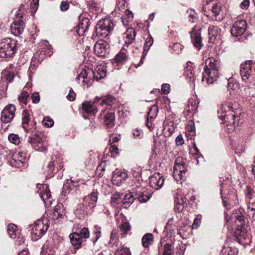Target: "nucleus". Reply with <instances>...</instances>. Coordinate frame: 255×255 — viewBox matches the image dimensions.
Returning a JSON list of instances; mask_svg holds the SVG:
<instances>
[{"mask_svg":"<svg viewBox=\"0 0 255 255\" xmlns=\"http://www.w3.org/2000/svg\"><path fill=\"white\" fill-rule=\"evenodd\" d=\"M184 75L187 77L188 79H189V82H194L195 80L194 73H193L192 71L190 69H189L188 67H187L186 69L185 70Z\"/></svg>","mask_w":255,"mask_h":255,"instance_id":"48","label":"nucleus"},{"mask_svg":"<svg viewBox=\"0 0 255 255\" xmlns=\"http://www.w3.org/2000/svg\"><path fill=\"white\" fill-rule=\"evenodd\" d=\"M205 64L202 81L208 84H213L219 76V62L214 57H209L206 60Z\"/></svg>","mask_w":255,"mask_h":255,"instance_id":"1","label":"nucleus"},{"mask_svg":"<svg viewBox=\"0 0 255 255\" xmlns=\"http://www.w3.org/2000/svg\"><path fill=\"white\" fill-rule=\"evenodd\" d=\"M43 57V55L41 53L37 52L34 54L29 67V69L31 70L35 69V67L37 66V64L41 62Z\"/></svg>","mask_w":255,"mask_h":255,"instance_id":"32","label":"nucleus"},{"mask_svg":"<svg viewBox=\"0 0 255 255\" xmlns=\"http://www.w3.org/2000/svg\"><path fill=\"white\" fill-rule=\"evenodd\" d=\"M119 228L121 232V235L125 237L127 233L131 230V227L129 223L128 222H123L119 226Z\"/></svg>","mask_w":255,"mask_h":255,"instance_id":"39","label":"nucleus"},{"mask_svg":"<svg viewBox=\"0 0 255 255\" xmlns=\"http://www.w3.org/2000/svg\"><path fill=\"white\" fill-rule=\"evenodd\" d=\"M220 29L217 26L211 25L208 28L209 40L210 42H214L216 40L220 39Z\"/></svg>","mask_w":255,"mask_h":255,"instance_id":"18","label":"nucleus"},{"mask_svg":"<svg viewBox=\"0 0 255 255\" xmlns=\"http://www.w3.org/2000/svg\"><path fill=\"white\" fill-rule=\"evenodd\" d=\"M247 213L250 217L252 218L254 220H255V202L249 204Z\"/></svg>","mask_w":255,"mask_h":255,"instance_id":"45","label":"nucleus"},{"mask_svg":"<svg viewBox=\"0 0 255 255\" xmlns=\"http://www.w3.org/2000/svg\"><path fill=\"white\" fill-rule=\"evenodd\" d=\"M226 219L228 223L235 222L238 227L242 228L245 226L246 221L245 217L239 211H236L230 217L229 219H228L227 218H226Z\"/></svg>","mask_w":255,"mask_h":255,"instance_id":"15","label":"nucleus"},{"mask_svg":"<svg viewBox=\"0 0 255 255\" xmlns=\"http://www.w3.org/2000/svg\"><path fill=\"white\" fill-rule=\"evenodd\" d=\"M135 36V30L132 28H128L124 33V38L125 39V42L128 45L130 44L134 39Z\"/></svg>","mask_w":255,"mask_h":255,"instance_id":"29","label":"nucleus"},{"mask_svg":"<svg viewBox=\"0 0 255 255\" xmlns=\"http://www.w3.org/2000/svg\"><path fill=\"white\" fill-rule=\"evenodd\" d=\"M164 180L159 173H154L149 177L148 183L152 189L156 190L160 189L164 184Z\"/></svg>","mask_w":255,"mask_h":255,"instance_id":"12","label":"nucleus"},{"mask_svg":"<svg viewBox=\"0 0 255 255\" xmlns=\"http://www.w3.org/2000/svg\"><path fill=\"white\" fill-rule=\"evenodd\" d=\"M234 109L231 104L225 103L218 110V116L225 122L232 123L235 125L236 119L238 117L236 116Z\"/></svg>","mask_w":255,"mask_h":255,"instance_id":"2","label":"nucleus"},{"mask_svg":"<svg viewBox=\"0 0 255 255\" xmlns=\"http://www.w3.org/2000/svg\"><path fill=\"white\" fill-rule=\"evenodd\" d=\"M209 7H210V10L214 14L215 16L221 15L222 16L221 19L223 18L224 15L221 4L217 2L213 3L211 4Z\"/></svg>","mask_w":255,"mask_h":255,"instance_id":"31","label":"nucleus"},{"mask_svg":"<svg viewBox=\"0 0 255 255\" xmlns=\"http://www.w3.org/2000/svg\"><path fill=\"white\" fill-rule=\"evenodd\" d=\"M128 56L124 50H121L115 57L114 60L116 63H124L126 61Z\"/></svg>","mask_w":255,"mask_h":255,"instance_id":"40","label":"nucleus"},{"mask_svg":"<svg viewBox=\"0 0 255 255\" xmlns=\"http://www.w3.org/2000/svg\"><path fill=\"white\" fill-rule=\"evenodd\" d=\"M16 41L10 38H6L0 43V57L1 58L10 57L15 52Z\"/></svg>","mask_w":255,"mask_h":255,"instance_id":"3","label":"nucleus"},{"mask_svg":"<svg viewBox=\"0 0 255 255\" xmlns=\"http://www.w3.org/2000/svg\"><path fill=\"white\" fill-rule=\"evenodd\" d=\"M128 178V174L126 172H117L114 174L112 181L114 185L120 186L122 182Z\"/></svg>","mask_w":255,"mask_h":255,"instance_id":"24","label":"nucleus"},{"mask_svg":"<svg viewBox=\"0 0 255 255\" xmlns=\"http://www.w3.org/2000/svg\"><path fill=\"white\" fill-rule=\"evenodd\" d=\"M89 211H90V210H89L87 205L83 202L82 204L77 206L75 211V214L79 218L82 219L85 217V215Z\"/></svg>","mask_w":255,"mask_h":255,"instance_id":"27","label":"nucleus"},{"mask_svg":"<svg viewBox=\"0 0 255 255\" xmlns=\"http://www.w3.org/2000/svg\"><path fill=\"white\" fill-rule=\"evenodd\" d=\"M247 28V23L244 20L236 21L231 29V33L235 37L241 36L244 33Z\"/></svg>","mask_w":255,"mask_h":255,"instance_id":"11","label":"nucleus"},{"mask_svg":"<svg viewBox=\"0 0 255 255\" xmlns=\"http://www.w3.org/2000/svg\"><path fill=\"white\" fill-rule=\"evenodd\" d=\"M9 141L15 145H18L20 143V138L18 135L15 134H10L8 136Z\"/></svg>","mask_w":255,"mask_h":255,"instance_id":"51","label":"nucleus"},{"mask_svg":"<svg viewBox=\"0 0 255 255\" xmlns=\"http://www.w3.org/2000/svg\"><path fill=\"white\" fill-rule=\"evenodd\" d=\"M153 239V236L151 233L144 235V248H148L152 244Z\"/></svg>","mask_w":255,"mask_h":255,"instance_id":"43","label":"nucleus"},{"mask_svg":"<svg viewBox=\"0 0 255 255\" xmlns=\"http://www.w3.org/2000/svg\"><path fill=\"white\" fill-rule=\"evenodd\" d=\"M190 37L193 45L198 49H200L202 47V41L200 32L193 30L190 33Z\"/></svg>","mask_w":255,"mask_h":255,"instance_id":"23","label":"nucleus"},{"mask_svg":"<svg viewBox=\"0 0 255 255\" xmlns=\"http://www.w3.org/2000/svg\"><path fill=\"white\" fill-rule=\"evenodd\" d=\"M237 241L240 243L247 244L248 242H250L249 236L245 234L244 231H242L239 235Z\"/></svg>","mask_w":255,"mask_h":255,"instance_id":"44","label":"nucleus"},{"mask_svg":"<svg viewBox=\"0 0 255 255\" xmlns=\"http://www.w3.org/2000/svg\"><path fill=\"white\" fill-rule=\"evenodd\" d=\"M254 191L253 189L250 187L248 186L245 190V194L247 198L249 199H251L252 198V194Z\"/></svg>","mask_w":255,"mask_h":255,"instance_id":"62","label":"nucleus"},{"mask_svg":"<svg viewBox=\"0 0 255 255\" xmlns=\"http://www.w3.org/2000/svg\"><path fill=\"white\" fill-rule=\"evenodd\" d=\"M107 73L106 69L104 65H99L97 66L93 72L95 78L97 80H100L106 77Z\"/></svg>","mask_w":255,"mask_h":255,"instance_id":"26","label":"nucleus"},{"mask_svg":"<svg viewBox=\"0 0 255 255\" xmlns=\"http://www.w3.org/2000/svg\"><path fill=\"white\" fill-rule=\"evenodd\" d=\"M16 108L14 105L9 104L5 106L1 113V121L3 123H8L13 119Z\"/></svg>","mask_w":255,"mask_h":255,"instance_id":"9","label":"nucleus"},{"mask_svg":"<svg viewBox=\"0 0 255 255\" xmlns=\"http://www.w3.org/2000/svg\"><path fill=\"white\" fill-rule=\"evenodd\" d=\"M153 39L152 37H148L144 42V51L147 50L146 47H147V50H149L150 47L153 44Z\"/></svg>","mask_w":255,"mask_h":255,"instance_id":"56","label":"nucleus"},{"mask_svg":"<svg viewBox=\"0 0 255 255\" xmlns=\"http://www.w3.org/2000/svg\"><path fill=\"white\" fill-rule=\"evenodd\" d=\"M134 197L131 193H128L125 195L122 200V206L124 208H127L133 203Z\"/></svg>","mask_w":255,"mask_h":255,"instance_id":"35","label":"nucleus"},{"mask_svg":"<svg viewBox=\"0 0 255 255\" xmlns=\"http://www.w3.org/2000/svg\"><path fill=\"white\" fill-rule=\"evenodd\" d=\"M115 114L114 113H110L105 117L104 123L107 128H112L115 125Z\"/></svg>","mask_w":255,"mask_h":255,"instance_id":"33","label":"nucleus"},{"mask_svg":"<svg viewBox=\"0 0 255 255\" xmlns=\"http://www.w3.org/2000/svg\"><path fill=\"white\" fill-rule=\"evenodd\" d=\"M152 111H153L154 112H158L157 107L155 105L153 106L149 109V111L148 113L147 118L146 121V126L149 129H150V130H151V129L152 128V124L151 122L149 121V118L151 119L155 118L154 114H153V115H151V112Z\"/></svg>","mask_w":255,"mask_h":255,"instance_id":"37","label":"nucleus"},{"mask_svg":"<svg viewBox=\"0 0 255 255\" xmlns=\"http://www.w3.org/2000/svg\"><path fill=\"white\" fill-rule=\"evenodd\" d=\"M78 80L83 79V82L84 83V86L86 84L88 87V83L91 80L90 76H88L87 72L85 70H82L78 77Z\"/></svg>","mask_w":255,"mask_h":255,"instance_id":"41","label":"nucleus"},{"mask_svg":"<svg viewBox=\"0 0 255 255\" xmlns=\"http://www.w3.org/2000/svg\"><path fill=\"white\" fill-rule=\"evenodd\" d=\"M109 47L108 42L99 40L95 44L94 51L98 56L104 57L108 53Z\"/></svg>","mask_w":255,"mask_h":255,"instance_id":"14","label":"nucleus"},{"mask_svg":"<svg viewBox=\"0 0 255 255\" xmlns=\"http://www.w3.org/2000/svg\"><path fill=\"white\" fill-rule=\"evenodd\" d=\"M37 188L38 189L37 192L42 200L45 203L47 202L48 204H50L52 203L50 200L51 195L48 185L38 184L37 185Z\"/></svg>","mask_w":255,"mask_h":255,"instance_id":"13","label":"nucleus"},{"mask_svg":"<svg viewBox=\"0 0 255 255\" xmlns=\"http://www.w3.org/2000/svg\"><path fill=\"white\" fill-rule=\"evenodd\" d=\"M29 97V94L27 92L23 90L18 97V101L20 104H24L26 105L27 103V100Z\"/></svg>","mask_w":255,"mask_h":255,"instance_id":"46","label":"nucleus"},{"mask_svg":"<svg viewBox=\"0 0 255 255\" xmlns=\"http://www.w3.org/2000/svg\"><path fill=\"white\" fill-rule=\"evenodd\" d=\"M186 108L189 112L193 111L196 108L195 102H189Z\"/></svg>","mask_w":255,"mask_h":255,"instance_id":"63","label":"nucleus"},{"mask_svg":"<svg viewBox=\"0 0 255 255\" xmlns=\"http://www.w3.org/2000/svg\"><path fill=\"white\" fill-rule=\"evenodd\" d=\"M80 18L81 19L77 26L76 31L78 35H83L89 26L90 20L88 18L80 17Z\"/></svg>","mask_w":255,"mask_h":255,"instance_id":"20","label":"nucleus"},{"mask_svg":"<svg viewBox=\"0 0 255 255\" xmlns=\"http://www.w3.org/2000/svg\"><path fill=\"white\" fill-rule=\"evenodd\" d=\"M252 62L248 61L244 64H241L240 74L244 81L248 80L251 76L252 72Z\"/></svg>","mask_w":255,"mask_h":255,"instance_id":"16","label":"nucleus"},{"mask_svg":"<svg viewBox=\"0 0 255 255\" xmlns=\"http://www.w3.org/2000/svg\"><path fill=\"white\" fill-rule=\"evenodd\" d=\"M7 231L9 237L12 239L15 238L19 234L17 227L14 224L8 225Z\"/></svg>","mask_w":255,"mask_h":255,"instance_id":"36","label":"nucleus"},{"mask_svg":"<svg viewBox=\"0 0 255 255\" xmlns=\"http://www.w3.org/2000/svg\"><path fill=\"white\" fill-rule=\"evenodd\" d=\"M133 175L135 177L137 178V180L138 181H142V168L141 167L135 168L134 171H133Z\"/></svg>","mask_w":255,"mask_h":255,"instance_id":"49","label":"nucleus"},{"mask_svg":"<svg viewBox=\"0 0 255 255\" xmlns=\"http://www.w3.org/2000/svg\"><path fill=\"white\" fill-rule=\"evenodd\" d=\"M202 216L198 215L192 224L193 228H197L201 222Z\"/></svg>","mask_w":255,"mask_h":255,"instance_id":"59","label":"nucleus"},{"mask_svg":"<svg viewBox=\"0 0 255 255\" xmlns=\"http://www.w3.org/2000/svg\"><path fill=\"white\" fill-rule=\"evenodd\" d=\"M98 200V192L93 191L89 196L83 199V202L91 210L96 206Z\"/></svg>","mask_w":255,"mask_h":255,"instance_id":"17","label":"nucleus"},{"mask_svg":"<svg viewBox=\"0 0 255 255\" xmlns=\"http://www.w3.org/2000/svg\"><path fill=\"white\" fill-rule=\"evenodd\" d=\"M41 47L42 49H45V54L50 56L52 53V48L46 40L42 41L41 42Z\"/></svg>","mask_w":255,"mask_h":255,"instance_id":"42","label":"nucleus"},{"mask_svg":"<svg viewBox=\"0 0 255 255\" xmlns=\"http://www.w3.org/2000/svg\"><path fill=\"white\" fill-rule=\"evenodd\" d=\"M30 120V113L27 110H24L22 113V127L26 131H28V124Z\"/></svg>","mask_w":255,"mask_h":255,"instance_id":"38","label":"nucleus"},{"mask_svg":"<svg viewBox=\"0 0 255 255\" xmlns=\"http://www.w3.org/2000/svg\"><path fill=\"white\" fill-rule=\"evenodd\" d=\"M115 255H131L129 248L124 246L120 247L115 252Z\"/></svg>","mask_w":255,"mask_h":255,"instance_id":"47","label":"nucleus"},{"mask_svg":"<svg viewBox=\"0 0 255 255\" xmlns=\"http://www.w3.org/2000/svg\"><path fill=\"white\" fill-rule=\"evenodd\" d=\"M29 138V142L36 150L44 151L47 149L48 143L46 138L41 133H35Z\"/></svg>","mask_w":255,"mask_h":255,"instance_id":"5","label":"nucleus"},{"mask_svg":"<svg viewBox=\"0 0 255 255\" xmlns=\"http://www.w3.org/2000/svg\"><path fill=\"white\" fill-rule=\"evenodd\" d=\"M26 155L22 152H15L12 155V158L9 160V164L17 168L23 167L26 163Z\"/></svg>","mask_w":255,"mask_h":255,"instance_id":"10","label":"nucleus"},{"mask_svg":"<svg viewBox=\"0 0 255 255\" xmlns=\"http://www.w3.org/2000/svg\"><path fill=\"white\" fill-rule=\"evenodd\" d=\"M172 250V246L169 244H166L164 245V250L163 254L164 255H171Z\"/></svg>","mask_w":255,"mask_h":255,"instance_id":"61","label":"nucleus"},{"mask_svg":"<svg viewBox=\"0 0 255 255\" xmlns=\"http://www.w3.org/2000/svg\"><path fill=\"white\" fill-rule=\"evenodd\" d=\"M48 226L45 221L38 220L34 223L31 230V238L33 241L40 238L47 231Z\"/></svg>","mask_w":255,"mask_h":255,"instance_id":"6","label":"nucleus"},{"mask_svg":"<svg viewBox=\"0 0 255 255\" xmlns=\"http://www.w3.org/2000/svg\"><path fill=\"white\" fill-rule=\"evenodd\" d=\"M55 159L52 157V161L49 162L47 166V168H48L47 172L49 176L52 175L54 168V165H59V166L60 167L62 163V158L59 157H55Z\"/></svg>","mask_w":255,"mask_h":255,"instance_id":"30","label":"nucleus"},{"mask_svg":"<svg viewBox=\"0 0 255 255\" xmlns=\"http://www.w3.org/2000/svg\"><path fill=\"white\" fill-rule=\"evenodd\" d=\"M112 204L113 206L116 207V204H119L122 203L121 201L120 194L119 193H115L112 197Z\"/></svg>","mask_w":255,"mask_h":255,"instance_id":"50","label":"nucleus"},{"mask_svg":"<svg viewBox=\"0 0 255 255\" xmlns=\"http://www.w3.org/2000/svg\"><path fill=\"white\" fill-rule=\"evenodd\" d=\"M53 217L55 219L62 218L65 215L63 205L61 204L57 205L53 211Z\"/></svg>","mask_w":255,"mask_h":255,"instance_id":"34","label":"nucleus"},{"mask_svg":"<svg viewBox=\"0 0 255 255\" xmlns=\"http://www.w3.org/2000/svg\"><path fill=\"white\" fill-rule=\"evenodd\" d=\"M186 129L189 132L190 134L192 135L194 134L195 131V127L192 121H190L188 122V125L186 127Z\"/></svg>","mask_w":255,"mask_h":255,"instance_id":"57","label":"nucleus"},{"mask_svg":"<svg viewBox=\"0 0 255 255\" xmlns=\"http://www.w3.org/2000/svg\"><path fill=\"white\" fill-rule=\"evenodd\" d=\"M185 163L183 162L182 157H177L175 161L173 172V175L175 179L177 181L182 179L183 174L185 173Z\"/></svg>","mask_w":255,"mask_h":255,"instance_id":"8","label":"nucleus"},{"mask_svg":"<svg viewBox=\"0 0 255 255\" xmlns=\"http://www.w3.org/2000/svg\"><path fill=\"white\" fill-rule=\"evenodd\" d=\"M223 255H235L234 251L231 248H226L223 251Z\"/></svg>","mask_w":255,"mask_h":255,"instance_id":"64","label":"nucleus"},{"mask_svg":"<svg viewBox=\"0 0 255 255\" xmlns=\"http://www.w3.org/2000/svg\"><path fill=\"white\" fill-rule=\"evenodd\" d=\"M114 27V24L108 18L99 20L96 26V33L98 36L106 37Z\"/></svg>","mask_w":255,"mask_h":255,"instance_id":"4","label":"nucleus"},{"mask_svg":"<svg viewBox=\"0 0 255 255\" xmlns=\"http://www.w3.org/2000/svg\"><path fill=\"white\" fill-rule=\"evenodd\" d=\"M39 6V0H32V2L30 5V9L32 12L34 13L36 11Z\"/></svg>","mask_w":255,"mask_h":255,"instance_id":"58","label":"nucleus"},{"mask_svg":"<svg viewBox=\"0 0 255 255\" xmlns=\"http://www.w3.org/2000/svg\"><path fill=\"white\" fill-rule=\"evenodd\" d=\"M82 109L87 114H95L98 111L97 107L90 102H85L82 105Z\"/></svg>","mask_w":255,"mask_h":255,"instance_id":"28","label":"nucleus"},{"mask_svg":"<svg viewBox=\"0 0 255 255\" xmlns=\"http://www.w3.org/2000/svg\"><path fill=\"white\" fill-rule=\"evenodd\" d=\"M161 90L163 94H167L170 90V85L168 84H163L161 86Z\"/></svg>","mask_w":255,"mask_h":255,"instance_id":"60","label":"nucleus"},{"mask_svg":"<svg viewBox=\"0 0 255 255\" xmlns=\"http://www.w3.org/2000/svg\"><path fill=\"white\" fill-rule=\"evenodd\" d=\"M24 23L21 20L15 21L10 26L11 32L15 36L19 35L24 28Z\"/></svg>","mask_w":255,"mask_h":255,"instance_id":"19","label":"nucleus"},{"mask_svg":"<svg viewBox=\"0 0 255 255\" xmlns=\"http://www.w3.org/2000/svg\"><path fill=\"white\" fill-rule=\"evenodd\" d=\"M69 237L71 243L74 246L75 248L79 249L81 247L83 240L80 236L79 233L75 232L71 234Z\"/></svg>","mask_w":255,"mask_h":255,"instance_id":"25","label":"nucleus"},{"mask_svg":"<svg viewBox=\"0 0 255 255\" xmlns=\"http://www.w3.org/2000/svg\"><path fill=\"white\" fill-rule=\"evenodd\" d=\"M43 125L47 128H51L54 125V121L49 117L45 118L42 121Z\"/></svg>","mask_w":255,"mask_h":255,"instance_id":"52","label":"nucleus"},{"mask_svg":"<svg viewBox=\"0 0 255 255\" xmlns=\"http://www.w3.org/2000/svg\"><path fill=\"white\" fill-rule=\"evenodd\" d=\"M185 200H186V198H185ZM185 202L183 195L177 193L175 197V211L179 213L182 212L184 208Z\"/></svg>","mask_w":255,"mask_h":255,"instance_id":"21","label":"nucleus"},{"mask_svg":"<svg viewBox=\"0 0 255 255\" xmlns=\"http://www.w3.org/2000/svg\"><path fill=\"white\" fill-rule=\"evenodd\" d=\"M94 234L95 235V239L94 243H95L101 237V227L98 225L94 227Z\"/></svg>","mask_w":255,"mask_h":255,"instance_id":"53","label":"nucleus"},{"mask_svg":"<svg viewBox=\"0 0 255 255\" xmlns=\"http://www.w3.org/2000/svg\"><path fill=\"white\" fill-rule=\"evenodd\" d=\"M56 247L54 246L53 241L47 242L43 246L41 255H54L55 252Z\"/></svg>","mask_w":255,"mask_h":255,"instance_id":"22","label":"nucleus"},{"mask_svg":"<svg viewBox=\"0 0 255 255\" xmlns=\"http://www.w3.org/2000/svg\"><path fill=\"white\" fill-rule=\"evenodd\" d=\"M111 156L115 157L119 154V148L115 144H111L110 148Z\"/></svg>","mask_w":255,"mask_h":255,"instance_id":"55","label":"nucleus"},{"mask_svg":"<svg viewBox=\"0 0 255 255\" xmlns=\"http://www.w3.org/2000/svg\"><path fill=\"white\" fill-rule=\"evenodd\" d=\"M79 233L82 239H87L89 237V232L88 229L86 228L82 229Z\"/></svg>","mask_w":255,"mask_h":255,"instance_id":"54","label":"nucleus"},{"mask_svg":"<svg viewBox=\"0 0 255 255\" xmlns=\"http://www.w3.org/2000/svg\"><path fill=\"white\" fill-rule=\"evenodd\" d=\"M226 179V180L225 181V183L221 181V185L222 188L220 193L223 198L224 205L227 209L228 210L230 209V207H228V206L231 205L233 203V201L236 197L234 194H229L228 192L226 191V186L230 184V181L229 178L227 177Z\"/></svg>","mask_w":255,"mask_h":255,"instance_id":"7","label":"nucleus"}]
</instances>
